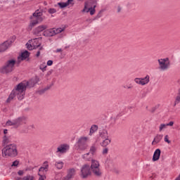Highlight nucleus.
Here are the masks:
<instances>
[{
    "mask_svg": "<svg viewBox=\"0 0 180 180\" xmlns=\"http://www.w3.org/2000/svg\"><path fill=\"white\" fill-rule=\"evenodd\" d=\"M164 135L158 134L156 136H155L153 141H152V146H155V144H158V143H160Z\"/></svg>",
    "mask_w": 180,
    "mask_h": 180,
    "instance_id": "a211bd4d",
    "label": "nucleus"
},
{
    "mask_svg": "<svg viewBox=\"0 0 180 180\" xmlns=\"http://www.w3.org/2000/svg\"><path fill=\"white\" fill-rule=\"evenodd\" d=\"M63 30L64 29L63 28L49 29V30H45L43 34L46 37H53V36H56V34H58V33H61V32H63Z\"/></svg>",
    "mask_w": 180,
    "mask_h": 180,
    "instance_id": "1a4fd4ad",
    "label": "nucleus"
},
{
    "mask_svg": "<svg viewBox=\"0 0 180 180\" xmlns=\"http://www.w3.org/2000/svg\"><path fill=\"white\" fill-rule=\"evenodd\" d=\"M67 175L61 179V180H70L72 179L74 176H75V174H77V170L75 169L72 168L69 169L67 171Z\"/></svg>",
    "mask_w": 180,
    "mask_h": 180,
    "instance_id": "9d476101",
    "label": "nucleus"
},
{
    "mask_svg": "<svg viewBox=\"0 0 180 180\" xmlns=\"http://www.w3.org/2000/svg\"><path fill=\"white\" fill-rule=\"evenodd\" d=\"M178 103H180V89H179V93L176 97V100L174 101V106H176V105H178Z\"/></svg>",
    "mask_w": 180,
    "mask_h": 180,
    "instance_id": "7c9ffc66",
    "label": "nucleus"
},
{
    "mask_svg": "<svg viewBox=\"0 0 180 180\" xmlns=\"http://www.w3.org/2000/svg\"><path fill=\"white\" fill-rule=\"evenodd\" d=\"M122 11V8L120 6L117 7V12L120 13Z\"/></svg>",
    "mask_w": 180,
    "mask_h": 180,
    "instance_id": "6e6d98bb",
    "label": "nucleus"
},
{
    "mask_svg": "<svg viewBox=\"0 0 180 180\" xmlns=\"http://www.w3.org/2000/svg\"><path fill=\"white\" fill-rule=\"evenodd\" d=\"M70 150V146L68 144H61L60 146L57 148L56 153H59L60 154H65Z\"/></svg>",
    "mask_w": 180,
    "mask_h": 180,
    "instance_id": "9b49d317",
    "label": "nucleus"
},
{
    "mask_svg": "<svg viewBox=\"0 0 180 180\" xmlns=\"http://www.w3.org/2000/svg\"><path fill=\"white\" fill-rule=\"evenodd\" d=\"M167 124H161L159 127V131H162V130H164V129H167Z\"/></svg>",
    "mask_w": 180,
    "mask_h": 180,
    "instance_id": "4c0bfd02",
    "label": "nucleus"
},
{
    "mask_svg": "<svg viewBox=\"0 0 180 180\" xmlns=\"http://www.w3.org/2000/svg\"><path fill=\"white\" fill-rule=\"evenodd\" d=\"M162 61H164L165 63H167V61H168V63H169V58H163Z\"/></svg>",
    "mask_w": 180,
    "mask_h": 180,
    "instance_id": "603ef678",
    "label": "nucleus"
},
{
    "mask_svg": "<svg viewBox=\"0 0 180 180\" xmlns=\"http://www.w3.org/2000/svg\"><path fill=\"white\" fill-rule=\"evenodd\" d=\"M3 157L15 158L18 157V146L15 143L6 145L1 150Z\"/></svg>",
    "mask_w": 180,
    "mask_h": 180,
    "instance_id": "f257e3e1",
    "label": "nucleus"
},
{
    "mask_svg": "<svg viewBox=\"0 0 180 180\" xmlns=\"http://www.w3.org/2000/svg\"><path fill=\"white\" fill-rule=\"evenodd\" d=\"M92 157H94V155L89 152L82 155V158L83 160H85V161H91V160H92Z\"/></svg>",
    "mask_w": 180,
    "mask_h": 180,
    "instance_id": "b1692460",
    "label": "nucleus"
},
{
    "mask_svg": "<svg viewBox=\"0 0 180 180\" xmlns=\"http://www.w3.org/2000/svg\"><path fill=\"white\" fill-rule=\"evenodd\" d=\"M26 89H27V83L26 81L21 82L13 89V91L17 93L18 101H22L25 98Z\"/></svg>",
    "mask_w": 180,
    "mask_h": 180,
    "instance_id": "7ed1b4c3",
    "label": "nucleus"
},
{
    "mask_svg": "<svg viewBox=\"0 0 180 180\" xmlns=\"http://www.w3.org/2000/svg\"><path fill=\"white\" fill-rule=\"evenodd\" d=\"M4 134H8V129H4Z\"/></svg>",
    "mask_w": 180,
    "mask_h": 180,
    "instance_id": "13d9d810",
    "label": "nucleus"
},
{
    "mask_svg": "<svg viewBox=\"0 0 180 180\" xmlns=\"http://www.w3.org/2000/svg\"><path fill=\"white\" fill-rule=\"evenodd\" d=\"M158 63L160 65V68H161L163 71L167 70L168 67H169V62H165L162 60V58L158 60Z\"/></svg>",
    "mask_w": 180,
    "mask_h": 180,
    "instance_id": "4468645a",
    "label": "nucleus"
},
{
    "mask_svg": "<svg viewBox=\"0 0 180 180\" xmlns=\"http://www.w3.org/2000/svg\"><path fill=\"white\" fill-rule=\"evenodd\" d=\"M61 51H63V49H56V53H60Z\"/></svg>",
    "mask_w": 180,
    "mask_h": 180,
    "instance_id": "864d4df0",
    "label": "nucleus"
},
{
    "mask_svg": "<svg viewBox=\"0 0 180 180\" xmlns=\"http://www.w3.org/2000/svg\"><path fill=\"white\" fill-rule=\"evenodd\" d=\"M166 126H174V122H169V123L166 124Z\"/></svg>",
    "mask_w": 180,
    "mask_h": 180,
    "instance_id": "3c124183",
    "label": "nucleus"
},
{
    "mask_svg": "<svg viewBox=\"0 0 180 180\" xmlns=\"http://www.w3.org/2000/svg\"><path fill=\"white\" fill-rule=\"evenodd\" d=\"M15 64H16V60L13 59L7 60L4 65L0 68L1 74H9V72H12L13 68H15Z\"/></svg>",
    "mask_w": 180,
    "mask_h": 180,
    "instance_id": "20e7f679",
    "label": "nucleus"
},
{
    "mask_svg": "<svg viewBox=\"0 0 180 180\" xmlns=\"http://www.w3.org/2000/svg\"><path fill=\"white\" fill-rule=\"evenodd\" d=\"M78 1H82V0H78Z\"/></svg>",
    "mask_w": 180,
    "mask_h": 180,
    "instance_id": "680f3d73",
    "label": "nucleus"
},
{
    "mask_svg": "<svg viewBox=\"0 0 180 180\" xmlns=\"http://www.w3.org/2000/svg\"><path fill=\"white\" fill-rule=\"evenodd\" d=\"M134 82H136V84H138L139 85H142V86L146 85V83L143 82L141 81V78H135L134 79Z\"/></svg>",
    "mask_w": 180,
    "mask_h": 180,
    "instance_id": "2f4dec72",
    "label": "nucleus"
},
{
    "mask_svg": "<svg viewBox=\"0 0 180 180\" xmlns=\"http://www.w3.org/2000/svg\"><path fill=\"white\" fill-rule=\"evenodd\" d=\"M24 174H25V171L23 170H20L18 172V175H19L20 176H23Z\"/></svg>",
    "mask_w": 180,
    "mask_h": 180,
    "instance_id": "a18cd8bd",
    "label": "nucleus"
},
{
    "mask_svg": "<svg viewBox=\"0 0 180 180\" xmlns=\"http://www.w3.org/2000/svg\"><path fill=\"white\" fill-rule=\"evenodd\" d=\"M43 47H41L39 50L37 52L36 57H40V50H42Z\"/></svg>",
    "mask_w": 180,
    "mask_h": 180,
    "instance_id": "09e8293b",
    "label": "nucleus"
},
{
    "mask_svg": "<svg viewBox=\"0 0 180 180\" xmlns=\"http://www.w3.org/2000/svg\"><path fill=\"white\" fill-rule=\"evenodd\" d=\"M16 40V37L15 35L12 36L8 40L4 41L3 44H0V53H4L6 51L9 47L12 46V43H14Z\"/></svg>",
    "mask_w": 180,
    "mask_h": 180,
    "instance_id": "423d86ee",
    "label": "nucleus"
},
{
    "mask_svg": "<svg viewBox=\"0 0 180 180\" xmlns=\"http://www.w3.org/2000/svg\"><path fill=\"white\" fill-rule=\"evenodd\" d=\"M24 123H26V118L25 117H19L12 121L8 120L6 123V126H15V127H19Z\"/></svg>",
    "mask_w": 180,
    "mask_h": 180,
    "instance_id": "39448f33",
    "label": "nucleus"
},
{
    "mask_svg": "<svg viewBox=\"0 0 180 180\" xmlns=\"http://www.w3.org/2000/svg\"><path fill=\"white\" fill-rule=\"evenodd\" d=\"M41 167L45 169V172H47L49 171V162L45 161Z\"/></svg>",
    "mask_w": 180,
    "mask_h": 180,
    "instance_id": "72a5a7b5",
    "label": "nucleus"
},
{
    "mask_svg": "<svg viewBox=\"0 0 180 180\" xmlns=\"http://www.w3.org/2000/svg\"><path fill=\"white\" fill-rule=\"evenodd\" d=\"M51 86H53V84H50V85L47 86L46 87L44 88L43 89L40 90L39 91V95H43V94H44V92H46V91H49V89H50L51 88Z\"/></svg>",
    "mask_w": 180,
    "mask_h": 180,
    "instance_id": "c85d7f7f",
    "label": "nucleus"
},
{
    "mask_svg": "<svg viewBox=\"0 0 180 180\" xmlns=\"http://www.w3.org/2000/svg\"><path fill=\"white\" fill-rule=\"evenodd\" d=\"M165 141L166 143H167L168 144H169V143H171V141H169V140L168 139V135H166V136H165Z\"/></svg>",
    "mask_w": 180,
    "mask_h": 180,
    "instance_id": "49530a36",
    "label": "nucleus"
},
{
    "mask_svg": "<svg viewBox=\"0 0 180 180\" xmlns=\"http://www.w3.org/2000/svg\"><path fill=\"white\" fill-rule=\"evenodd\" d=\"M102 13H103V11H100L96 15L97 19H99V18H102Z\"/></svg>",
    "mask_w": 180,
    "mask_h": 180,
    "instance_id": "37998d69",
    "label": "nucleus"
},
{
    "mask_svg": "<svg viewBox=\"0 0 180 180\" xmlns=\"http://www.w3.org/2000/svg\"><path fill=\"white\" fill-rule=\"evenodd\" d=\"M0 11H1V7H0Z\"/></svg>",
    "mask_w": 180,
    "mask_h": 180,
    "instance_id": "e2e57ef3",
    "label": "nucleus"
},
{
    "mask_svg": "<svg viewBox=\"0 0 180 180\" xmlns=\"http://www.w3.org/2000/svg\"><path fill=\"white\" fill-rule=\"evenodd\" d=\"M47 65H53V60H48Z\"/></svg>",
    "mask_w": 180,
    "mask_h": 180,
    "instance_id": "8fccbe9b",
    "label": "nucleus"
},
{
    "mask_svg": "<svg viewBox=\"0 0 180 180\" xmlns=\"http://www.w3.org/2000/svg\"><path fill=\"white\" fill-rule=\"evenodd\" d=\"M22 180H34V177L33 176L27 175L22 178Z\"/></svg>",
    "mask_w": 180,
    "mask_h": 180,
    "instance_id": "e433bc0d",
    "label": "nucleus"
},
{
    "mask_svg": "<svg viewBox=\"0 0 180 180\" xmlns=\"http://www.w3.org/2000/svg\"><path fill=\"white\" fill-rule=\"evenodd\" d=\"M177 180H180V174L179 175L178 177L176 178Z\"/></svg>",
    "mask_w": 180,
    "mask_h": 180,
    "instance_id": "052dcab7",
    "label": "nucleus"
},
{
    "mask_svg": "<svg viewBox=\"0 0 180 180\" xmlns=\"http://www.w3.org/2000/svg\"><path fill=\"white\" fill-rule=\"evenodd\" d=\"M15 180H20V179H22V178L17 176V177L15 178Z\"/></svg>",
    "mask_w": 180,
    "mask_h": 180,
    "instance_id": "bf43d9fd",
    "label": "nucleus"
},
{
    "mask_svg": "<svg viewBox=\"0 0 180 180\" xmlns=\"http://www.w3.org/2000/svg\"><path fill=\"white\" fill-rule=\"evenodd\" d=\"M96 130H98V126L96 125H93L91 126V129H90V136L91 134H94V133H95V131H96Z\"/></svg>",
    "mask_w": 180,
    "mask_h": 180,
    "instance_id": "473e14b6",
    "label": "nucleus"
},
{
    "mask_svg": "<svg viewBox=\"0 0 180 180\" xmlns=\"http://www.w3.org/2000/svg\"><path fill=\"white\" fill-rule=\"evenodd\" d=\"M97 150H98V147L96 146V145L93 144L90 148L89 153L93 155H95V153H96Z\"/></svg>",
    "mask_w": 180,
    "mask_h": 180,
    "instance_id": "a878e982",
    "label": "nucleus"
},
{
    "mask_svg": "<svg viewBox=\"0 0 180 180\" xmlns=\"http://www.w3.org/2000/svg\"><path fill=\"white\" fill-rule=\"evenodd\" d=\"M38 175L40 176L39 180H44L46 178V175H44V173H38Z\"/></svg>",
    "mask_w": 180,
    "mask_h": 180,
    "instance_id": "ea45409f",
    "label": "nucleus"
},
{
    "mask_svg": "<svg viewBox=\"0 0 180 180\" xmlns=\"http://www.w3.org/2000/svg\"><path fill=\"white\" fill-rule=\"evenodd\" d=\"M30 56V53L27 51H25L22 53H21L20 56L18 57V60H21L22 61L26 60L27 58H29Z\"/></svg>",
    "mask_w": 180,
    "mask_h": 180,
    "instance_id": "dca6fc26",
    "label": "nucleus"
},
{
    "mask_svg": "<svg viewBox=\"0 0 180 180\" xmlns=\"http://www.w3.org/2000/svg\"><path fill=\"white\" fill-rule=\"evenodd\" d=\"M46 68H47V65H46V63H44L39 65V70H41L42 72L46 71Z\"/></svg>",
    "mask_w": 180,
    "mask_h": 180,
    "instance_id": "c9c22d12",
    "label": "nucleus"
},
{
    "mask_svg": "<svg viewBox=\"0 0 180 180\" xmlns=\"http://www.w3.org/2000/svg\"><path fill=\"white\" fill-rule=\"evenodd\" d=\"M31 21L30 23V29H32L39 23L44 20V16H43V11L41 10H37L30 17Z\"/></svg>",
    "mask_w": 180,
    "mask_h": 180,
    "instance_id": "f03ea898",
    "label": "nucleus"
},
{
    "mask_svg": "<svg viewBox=\"0 0 180 180\" xmlns=\"http://www.w3.org/2000/svg\"><path fill=\"white\" fill-rule=\"evenodd\" d=\"M155 109H157L155 107H153L152 108V110H151L152 113H154L155 112Z\"/></svg>",
    "mask_w": 180,
    "mask_h": 180,
    "instance_id": "5fc2aeb1",
    "label": "nucleus"
},
{
    "mask_svg": "<svg viewBox=\"0 0 180 180\" xmlns=\"http://www.w3.org/2000/svg\"><path fill=\"white\" fill-rule=\"evenodd\" d=\"M95 168H101V164L99 163V161L91 159V165L90 166V169H94Z\"/></svg>",
    "mask_w": 180,
    "mask_h": 180,
    "instance_id": "aec40b11",
    "label": "nucleus"
},
{
    "mask_svg": "<svg viewBox=\"0 0 180 180\" xmlns=\"http://www.w3.org/2000/svg\"><path fill=\"white\" fill-rule=\"evenodd\" d=\"M95 8H96V6H94V8H87L86 7V3H85L84 8L82 10V12H90V15H95Z\"/></svg>",
    "mask_w": 180,
    "mask_h": 180,
    "instance_id": "6ab92c4d",
    "label": "nucleus"
},
{
    "mask_svg": "<svg viewBox=\"0 0 180 180\" xmlns=\"http://www.w3.org/2000/svg\"><path fill=\"white\" fill-rule=\"evenodd\" d=\"M161 156V150L158 148L155 150L153 156V161H158L160 160V157Z\"/></svg>",
    "mask_w": 180,
    "mask_h": 180,
    "instance_id": "f3484780",
    "label": "nucleus"
},
{
    "mask_svg": "<svg viewBox=\"0 0 180 180\" xmlns=\"http://www.w3.org/2000/svg\"><path fill=\"white\" fill-rule=\"evenodd\" d=\"M46 172H46V169L44 168L41 167L39 169V174H44V175H46Z\"/></svg>",
    "mask_w": 180,
    "mask_h": 180,
    "instance_id": "58836bf2",
    "label": "nucleus"
},
{
    "mask_svg": "<svg viewBox=\"0 0 180 180\" xmlns=\"http://www.w3.org/2000/svg\"><path fill=\"white\" fill-rule=\"evenodd\" d=\"M124 88H127V89H131L133 86L131 84L124 86Z\"/></svg>",
    "mask_w": 180,
    "mask_h": 180,
    "instance_id": "de8ad7c7",
    "label": "nucleus"
},
{
    "mask_svg": "<svg viewBox=\"0 0 180 180\" xmlns=\"http://www.w3.org/2000/svg\"><path fill=\"white\" fill-rule=\"evenodd\" d=\"M145 96H146V93L143 92V93L141 94V98H145Z\"/></svg>",
    "mask_w": 180,
    "mask_h": 180,
    "instance_id": "4d7b16f0",
    "label": "nucleus"
},
{
    "mask_svg": "<svg viewBox=\"0 0 180 180\" xmlns=\"http://www.w3.org/2000/svg\"><path fill=\"white\" fill-rule=\"evenodd\" d=\"M91 175H92L91 166L88 164L84 165L81 168L80 176L83 178V179H85V178L91 176Z\"/></svg>",
    "mask_w": 180,
    "mask_h": 180,
    "instance_id": "0eeeda50",
    "label": "nucleus"
},
{
    "mask_svg": "<svg viewBox=\"0 0 180 180\" xmlns=\"http://www.w3.org/2000/svg\"><path fill=\"white\" fill-rule=\"evenodd\" d=\"M56 167L58 169H63V165H64V162H58L56 163Z\"/></svg>",
    "mask_w": 180,
    "mask_h": 180,
    "instance_id": "f704fd0d",
    "label": "nucleus"
},
{
    "mask_svg": "<svg viewBox=\"0 0 180 180\" xmlns=\"http://www.w3.org/2000/svg\"><path fill=\"white\" fill-rule=\"evenodd\" d=\"M49 13L53 14V13H56V12H57V10H56V8H49L48 10Z\"/></svg>",
    "mask_w": 180,
    "mask_h": 180,
    "instance_id": "79ce46f5",
    "label": "nucleus"
},
{
    "mask_svg": "<svg viewBox=\"0 0 180 180\" xmlns=\"http://www.w3.org/2000/svg\"><path fill=\"white\" fill-rule=\"evenodd\" d=\"M108 152H109V148H105L103 150V155L108 154Z\"/></svg>",
    "mask_w": 180,
    "mask_h": 180,
    "instance_id": "c03bdc74",
    "label": "nucleus"
},
{
    "mask_svg": "<svg viewBox=\"0 0 180 180\" xmlns=\"http://www.w3.org/2000/svg\"><path fill=\"white\" fill-rule=\"evenodd\" d=\"M11 143V139L9 137L6 136V135L3 138V144L6 146V144H9Z\"/></svg>",
    "mask_w": 180,
    "mask_h": 180,
    "instance_id": "c756f323",
    "label": "nucleus"
},
{
    "mask_svg": "<svg viewBox=\"0 0 180 180\" xmlns=\"http://www.w3.org/2000/svg\"><path fill=\"white\" fill-rule=\"evenodd\" d=\"M74 0H68L66 2H60L58 3V6H60V8H67V6H68V5H70V4H71V2H72Z\"/></svg>",
    "mask_w": 180,
    "mask_h": 180,
    "instance_id": "5701e85b",
    "label": "nucleus"
},
{
    "mask_svg": "<svg viewBox=\"0 0 180 180\" xmlns=\"http://www.w3.org/2000/svg\"><path fill=\"white\" fill-rule=\"evenodd\" d=\"M46 29H47V25H39L34 30V34L39 35L40 34V33H41V32H44V30H46Z\"/></svg>",
    "mask_w": 180,
    "mask_h": 180,
    "instance_id": "ddd939ff",
    "label": "nucleus"
},
{
    "mask_svg": "<svg viewBox=\"0 0 180 180\" xmlns=\"http://www.w3.org/2000/svg\"><path fill=\"white\" fill-rule=\"evenodd\" d=\"M99 135L100 137H101V139H108V137H109L108 134V131L103 129L101 131L99 132Z\"/></svg>",
    "mask_w": 180,
    "mask_h": 180,
    "instance_id": "393cba45",
    "label": "nucleus"
},
{
    "mask_svg": "<svg viewBox=\"0 0 180 180\" xmlns=\"http://www.w3.org/2000/svg\"><path fill=\"white\" fill-rule=\"evenodd\" d=\"M141 81L145 84V85H147L148 82H150V76L146 75L145 77H141Z\"/></svg>",
    "mask_w": 180,
    "mask_h": 180,
    "instance_id": "cd10ccee",
    "label": "nucleus"
},
{
    "mask_svg": "<svg viewBox=\"0 0 180 180\" xmlns=\"http://www.w3.org/2000/svg\"><path fill=\"white\" fill-rule=\"evenodd\" d=\"M33 43H32V44H26V46H27V49L28 50H33L34 49H37V47H40V43H38L39 42V39L37 38H35L33 39ZM34 43H38V44H34Z\"/></svg>",
    "mask_w": 180,
    "mask_h": 180,
    "instance_id": "f8f14e48",
    "label": "nucleus"
},
{
    "mask_svg": "<svg viewBox=\"0 0 180 180\" xmlns=\"http://www.w3.org/2000/svg\"><path fill=\"white\" fill-rule=\"evenodd\" d=\"M110 139L106 138L102 143H101V146L102 147H106L110 144Z\"/></svg>",
    "mask_w": 180,
    "mask_h": 180,
    "instance_id": "bb28decb",
    "label": "nucleus"
},
{
    "mask_svg": "<svg viewBox=\"0 0 180 180\" xmlns=\"http://www.w3.org/2000/svg\"><path fill=\"white\" fill-rule=\"evenodd\" d=\"M27 88H33L34 84L37 83V79H31L30 81H26Z\"/></svg>",
    "mask_w": 180,
    "mask_h": 180,
    "instance_id": "412c9836",
    "label": "nucleus"
},
{
    "mask_svg": "<svg viewBox=\"0 0 180 180\" xmlns=\"http://www.w3.org/2000/svg\"><path fill=\"white\" fill-rule=\"evenodd\" d=\"M91 169L94 176H96L97 178H101V176H102V169H101V167H97Z\"/></svg>",
    "mask_w": 180,
    "mask_h": 180,
    "instance_id": "2eb2a0df",
    "label": "nucleus"
},
{
    "mask_svg": "<svg viewBox=\"0 0 180 180\" xmlns=\"http://www.w3.org/2000/svg\"><path fill=\"white\" fill-rule=\"evenodd\" d=\"M18 165H19V160H16L13 162L11 167H18Z\"/></svg>",
    "mask_w": 180,
    "mask_h": 180,
    "instance_id": "a19ab883",
    "label": "nucleus"
},
{
    "mask_svg": "<svg viewBox=\"0 0 180 180\" xmlns=\"http://www.w3.org/2000/svg\"><path fill=\"white\" fill-rule=\"evenodd\" d=\"M77 144L79 150H81V151H84V150H86V148H88V137H80L78 139Z\"/></svg>",
    "mask_w": 180,
    "mask_h": 180,
    "instance_id": "6e6552de",
    "label": "nucleus"
},
{
    "mask_svg": "<svg viewBox=\"0 0 180 180\" xmlns=\"http://www.w3.org/2000/svg\"><path fill=\"white\" fill-rule=\"evenodd\" d=\"M15 96H18V93L13 90L6 100V103H10L11 101H13Z\"/></svg>",
    "mask_w": 180,
    "mask_h": 180,
    "instance_id": "4be33fe9",
    "label": "nucleus"
}]
</instances>
